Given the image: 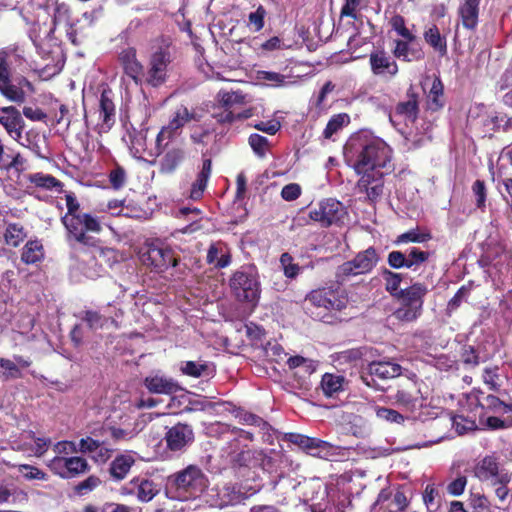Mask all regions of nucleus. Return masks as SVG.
Segmentation results:
<instances>
[{
	"instance_id": "1",
	"label": "nucleus",
	"mask_w": 512,
	"mask_h": 512,
	"mask_svg": "<svg viewBox=\"0 0 512 512\" xmlns=\"http://www.w3.org/2000/svg\"><path fill=\"white\" fill-rule=\"evenodd\" d=\"M344 158L355 172L392 170V149L382 139L365 131L353 134L344 146Z\"/></svg>"
},
{
	"instance_id": "2",
	"label": "nucleus",
	"mask_w": 512,
	"mask_h": 512,
	"mask_svg": "<svg viewBox=\"0 0 512 512\" xmlns=\"http://www.w3.org/2000/svg\"><path fill=\"white\" fill-rule=\"evenodd\" d=\"M67 213L61 222L67 230L69 240H74L85 246H95V240L87 232L100 233L102 226L97 217L89 213H80V205L73 193L65 196Z\"/></svg>"
},
{
	"instance_id": "3",
	"label": "nucleus",
	"mask_w": 512,
	"mask_h": 512,
	"mask_svg": "<svg viewBox=\"0 0 512 512\" xmlns=\"http://www.w3.org/2000/svg\"><path fill=\"white\" fill-rule=\"evenodd\" d=\"M177 48L169 36H158L151 40L147 62L148 86L158 88L169 78V66L176 58Z\"/></svg>"
},
{
	"instance_id": "4",
	"label": "nucleus",
	"mask_w": 512,
	"mask_h": 512,
	"mask_svg": "<svg viewBox=\"0 0 512 512\" xmlns=\"http://www.w3.org/2000/svg\"><path fill=\"white\" fill-rule=\"evenodd\" d=\"M341 283L318 287L311 290L305 297V301L315 308H322L328 314H335L347 308L349 296Z\"/></svg>"
},
{
	"instance_id": "5",
	"label": "nucleus",
	"mask_w": 512,
	"mask_h": 512,
	"mask_svg": "<svg viewBox=\"0 0 512 512\" xmlns=\"http://www.w3.org/2000/svg\"><path fill=\"white\" fill-rule=\"evenodd\" d=\"M427 293L428 288L422 282H415L402 289L395 297L400 302V306L394 311L393 316L401 322H412L418 319L422 314Z\"/></svg>"
},
{
	"instance_id": "6",
	"label": "nucleus",
	"mask_w": 512,
	"mask_h": 512,
	"mask_svg": "<svg viewBox=\"0 0 512 512\" xmlns=\"http://www.w3.org/2000/svg\"><path fill=\"white\" fill-rule=\"evenodd\" d=\"M229 287L235 299L242 303L256 305L261 294L258 275L253 269L241 267L229 279Z\"/></svg>"
},
{
	"instance_id": "7",
	"label": "nucleus",
	"mask_w": 512,
	"mask_h": 512,
	"mask_svg": "<svg viewBox=\"0 0 512 512\" xmlns=\"http://www.w3.org/2000/svg\"><path fill=\"white\" fill-rule=\"evenodd\" d=\"M140 260L151 271L163 273L170 267H176L180 258L169 245L156 240L145 244L140 252Z\"/></svg>"
},
{
	"instance_id": "8",
	"label": "nucleus",
	"mask_w": 512,
	"mask_h": 512,
	"mask_svg": "<svg viewBox=\"0 0 512 512\" xmlns=\"http://www.w3.org/2000/svg\"><path fill=\"white\" fill-rule=\"evenodd\" d=\"M380 261V255L373 246L358 252L353 259L337 267L335 278L338 283H344L351 277L371 273Z\"/></svg>"
},
{
	"instance_id": "9",
	"label": "nucleus",
	"mask_w": 512,
	"mask_h": 512,
	"mask_svg": "<svg viewBox=\"0 0 512 512\" xmlns=\"http://www.w3.org/2000/svg\"><path fill=\"white\" fill-rule=\"evenodd\" d=\"M392 393L391 398L395 403L407 410L415 411L423 406V397L417 381L413 378H399L393 385L388 387Z\"/></svg>"
},
{
	"instance_id": "10",
	"label": "nucleus",
	"mask_w": 512,
	"mask_h": 512,
	"mask_svg": "<svg viewBox=\"0 0 512 512\" xmlns=\"http://www.w3.org/2000/svg\"><path fill=\"white\" fill-rule=\"evenodd\" d=\"M169 482L177 492L192 497L202 493L207 486L206 476L195 465H189L185 469L171 475Z\"/></svg>"
},
{
	"instance_id": "11",
	"label": "nucleus",
	"mask_w": 512,
	"mask_h": 512,
	"mask_svg": "<svg viewBox=\"0 0 512 512\" xmlns=\"http://www.w3.org/2000/svg\"><path fill=\"white\" fill-rule=\"evenodd\" d=\"M255 493L252 488H245L237 483H227L223 486H216L209 493L210 504L217 508H226L243 504Z\"/></svg>"
},
{
	"instance_id": "12",
	"label": "nucleus",
	"mask_w": 512,
	"mask_h": 512,
	"mask_svg": "<svg viewBox=\"0 0 512 512\" xmlns=\"http://www.w3.org/2000/svg\"><path fill=\"white\" fill-rule=\"evenodd\" d=\"M392 170H369L355 172L359 179L356 183V190L359 194L365 195V200L370 204H375L384 193L385 175Z\"/></svg>"
},
{
	"instance_id": "13",
	"label": "nucleus",
	"mask_w": 512,
	"mask_h": 512,
	"mask_svg": "<svg viewBox=\"0 0 512 512\" xmlns=\"http://www.w3.org/2000/svg\"><path fill=\"white\" fill-rule=\"evenodd\" d=\"M347 216L345 206L334 198H326L318 203L317 206L310 208L309 217L318 222L321 227H330L333 224L342 223Z\"/></svg>"
},
{
	"instance_id": "14",
	"label": "nucleus",
	"mask_w": 512,
	"mask_h": 512,
	"mask_svg": "<svg viewBox=\"0 0 512 512\" xmlns=\"http://www.w3.org/2000/svg\"><path fill=\"white\" fill-rule=\"evenodd\" d=\"M433 254L434 252L422 250L419 247H410L406 252L393 250L388 253L387 263L392 269L399 270L406 268L416 271L424 265Z\"/></svg>"
},
{
	"instance_id": "15",
	"label": "nucleus",
	"mask_w": 512,
	"mask_h": 512,
	"mask_svg": "<svg viewBox=\"0 0 512 512\" xmlns=\"http://www.w3.org/2000/svg\"><path fill=\"white\" fill-rule=\"evenodd\" d=\"M123 76L130 79L136 86H148L147 70L138 59L137 50L134 47L122 49L117 56Z\"/></svg>"
},
{
	"instance_id": "16",
	"label": "nucleus",
	"mask_w": 512,
	"mask_h": 512,
	"mask_svg": "<svg viewBox=\"0 0 512 512\" xmlns=\"http://www.w3.org/2000/svg\"><path fill=\"white\" fill-rule=\"evenodd\" d=\"M192 120H197L194 113L190 112L186 106L178 107L172 119L157 134L156 149L158 154L164 152L169 142L176 136L178 130Z\"/></svg>"
},
{
	"instance_id": "17",
	"label": "nucleus",
	"mask_w": 512,
	"mask_h": 512,
	"mask_svg": "<svg viewBox=\"0 0 512 512\" xmlns=\"http://www.w3.org/2000/svg\"><path fill=\"white\" fill-rule=\"evenodd\" d=\"M510 473L499 461V458L494 455H486L479 460L473 468L474 476L482 483L488 485L493 484L498 480L505 482Z\"/></svg>"
},
{
	"instance_id": "18",
	"label": "nucleus",
	"mask_w": 512,
	"mask_h": 512,
	"mask_svg": "<svg viewBox=\"0 0 512 512\" xmlns=\"http://www.w3.org/2000/svg\"><path fill=\"white\" fill-rule=\"evenodd\" d=\"M216 100L218 108L222 110L214 112L212 116L219 124L234 123V108L236 106L244 105L247 102L246 95L240 90H220L216 95Z\"/></svg>"
},
{
	"instance_id": "19",
	"label": "nucleus",
	"mask_w": 512,
	"mask_h": 512,
	"mask_svg": "<svg viewBox=\"0 0 512 512\" xmlns=\"http://www.w3.org/2000/svg\"><path fill=\"white\" fill-rule=\"evenodd\" d=\"M50 471L61 478H75L90 470L87 460L80 456H55L48 463Z\"/></svg>"
},
{
	"instance_id": "20",
	"label": "nucleus",
	"mask_w": 512,
	"mask_h": 512,
	"mask_svg": "<svg viewBox=\"0 0 512 512\" xmlns=\"http://www.w3.org/2000/svg\"><path fill=\"white\" fill-rule=\"evenodd\" d=\"M409 505V501L400 486L382 489L375 502L370 507V512L377 508L382 512H402Z\"/></svg>"
},
{
	"instance_id": "21",
	"label": "nucleus",
	"mask_w": 512,
	"mask_h": 512,
	"mask_svg": "<svg viewBox=\"0 0 512 512\" xmlns=\"http://www.w3.org/2000/svg\"><path fill=\"white\" fill-rule=\"evenodd\" d=\"M228 449L229 463L233 469L250 468L259 461V458L256 457V452L250 449H240L238 438H233L228 442ZM258 456L263 467L271 463L272 459L270 457L263 456L262 454H258Z\"/></svg>"
},
{
	"instance_id": "22",
	"label": "nucleus",
	"mask_w": 512,
	"mask_h": 512,
	"mask_svg": "<svg viewBox=\"0 0 512 512\" xmlns=\"http://www.w3.org/2000/svg\"><path fill=\"white\" fill-rule=\"evenodd\" d=\"M420 95L411 84L404 100L399 101L394 107V116L403 121L406 125L416 123L420 112Z\"/></svg>"
},
{
	"instance_id": "23",
	"label": "nucleus",
	"mask_w": 512,
	"mask_h": 512,
	"mask_svg": "<svg viewBox=\"0 0 512 512\" xmlns=\"http://www.w3.org/2000/svg\"><path fill=\"white\" fill-rule=\"evenodd\" d=\"M164 440L168 450L180 452L194 442V431L191 425L178 422L168 428Z\"/></svg>"
},
{
	"instance_id": "24",
	"label": "nucleus",
	"mask_w": 512,
	"mask_h": 512,
	"mask_svg": "<svg viewBox=\"0 0 512 512\" xmlns=\"http://www.w3.org/2000/svg\"><path fill=\"white\" fill-rule=\"evenodd\" d=\"M128 485L129 488H122V494H135L137 499L143 503L151 501L160 492V486L147 477H134Z\"/></svg>"
},
{
	"instance_id": "25",
	"label": "nucleus",
	"mask_w": 512,
	"mask_h": 512,
	"mask_svg": "<svg viewBox=\"0 0 512 512\" xmlns=\"http://www.w3.org/2000/svg\"><path fill=\"white\" fill-rule=\"evenodd\" d=\"M0 125L15 141L22 138L25 122L21 112L15 106L0 107Z\"/></svg>"
},
{
	"instance_id": "26",
	"label": "nucleus",
	"mask_w": 512,
	"mask_h": 512,
	"mask_svg": "<svg viewBox=\"0 0 512 512\" xmlns=\"http://www.w3.org/2000/svg\"><path fill=\"white\" fill-rule=\"evenodd\" d=\"M371 71L376 76L393 78L397 75L399 68L394 59L384 50H376L369 55Z\"/></svg>"
},
{
	"instance_id": "27",
	"label": "nucleus",
	"mask_w": 512,
	"mask_h": 512,
	"mask_svg": "<svg viewBox=\"0 0 512 512\" xmlns=\"http://www.w3.org/2000/svg\"><path fill=\"white\" fill-rule=\"evenodd\" d=\"M116 108L113 101V92L105 88L101 92L98 105V119L103 130L108 131L115 124Z\"/></svg>"
},
{
	"instance_id": "28",
	"label": "nucleus",
	"mask_w": 512,
	"mask_h": 512,
	"mask_svg": "<svg viewBox=\"0 0 512 512\" xmlns=\"http://www.w3.org/2000/svg\"><path fill=\"white\" fill-rule=\"evenodd\" d=\"M481 0H460L458 16L462 25L468 30H475L479 22Z\"/></svg>"
},
{
	"instance_id": "29",
	"label": "nucleus",
	"mask_w": 512,
	"mask_h": 512,
	"mask_svg": "<svg viewBox=\"0 0 512 512\" xmlns=\"http://www.w3.org/2000/svg\"><path fill=\"white\" fill-rule=\"evenodd\" d=\"M212 172V160L210 158H205V154H203L202 167L198 172L196 179L191 185L189 198L197 201L200 200L204 192L207 188V184Z\"/></svg>"
},
{
	"instance_id": "30",
	"label": "nucleus",
	"mask_w": 512,
	"mask_h": 512,
	"mask_svg": "<svg viewBox=\"0 0 512 512\" xmlns=\"http://www.w3.org/2000/svg\"><path fill=\"white\" fill-rule=\"evenodd\" d=\"M143 383L147 390L153 394L172 395L180 390V386L172 378L159 375L147 376Z\"/></svg>"
},
{
	"instance_id": "31",
	"label": "nucleus",
	"mask_w": 512,
	"mask_h": 512,
	"mask_svg": "<svg viewBox=\"0 0 512 512\" xmlns=\"http://www.w3.org/2000/svg\"><path fill=\"white\" fill-rule=\"evenodd\" d=\"M22 85L32 88L31 82L23 77L18 85L12 83L11 77L0 81V94L9 101L15 103H23L26 99V94L22 89Z\"/></svg>"
},
{
	"instance_id": "32",
	"label": "nucleus",
	"mask_w": 512,
	"mask_h": 512,
	"mask_svg": "<svg viewBox=\"0 0 512 512\" xmlns=\"http://www.w3.org/2000/svg\"><path fill=\"white\" fill-rule=\"evenodd\" d=\"M370 376H375L381 380L398 378L402 374V367L394 362L373 361L368 365Z\"/></svg>"
},
{
	"instance_id": "33",
	"label": "nucleus",
	"mask_w": 512,
	"mask_h": 512,
	"mask_svg": "<svg viewBox=\"0 0 512 512\" xmlns=\"http://www.w3.org/2000/svg\"><path fill=\"white\" fill-rule=\"evenodd\" d=\"M25 159L20 152L13 148L6 147L0 139V170L16 171L23 170Z\"/></svg>"
},
{
	"instance_id": "34",
	"label": "nucleus",
	"mask_w": 512,
	"mask_h": 512,
	"mask_svg": "<svg viewBox=\"0 0 512 512\" xmlns=\"http://www.w3.org/2000/svg\"><path fill=\"white\" fill-rule=\"evenodd\" d=\"M186 151L182 147H172L168 149L160 162V170L163 173L175 172L185 161Z\"/></svg>"
},
{
	"instance_id": "35",
	"label": "nucleus",
	"mask_w": 512,
	"mask_h": 512,
	"mask_svg": "<svg viewBox=\"0 0 512 512\" xmlns=\"http://www.w3.org/2000/svg\"><path fill=\"white\" fill-rule=\"evenodd\" d=\"M135 459L129 454L117 455L109 465V474L114 481H121L126 478Z\"/></svg>"
},
{
	"instance_id": "36",
	"label": "nucleus",
	"mask_w": 512,
	"mask_h": 512,
	"mask_svg": "<svg viewBox=\"0 0 512 512\" xmlns=\"http://www.w3.org/2000/svg\"><path fill=\"white\" fill-rule=\"evenodd\" d=\"M284 440L292 444L298 445L300 448L312 451L314 449L326 450L330 444L318 438L308 437L299 433H286Z\"/></svg>"
},
{
	"instance_id": "37",
	"label": "nucleus",
	"mask_w": 512,
	"mask_h": 512,
	"mask_svg": "<svg viewBox=\"0 0 512 512\" xmlns=\"http://www.w3.org/2000/svg\"><path fill=\"white\" fill-rule=\"evenodd\" d=\"M423 37L425 42L431 46L433 50L439 54L440 57L447 55V40L445 36L441 35L437 25L433 24L432 26L425 29Z\"/></svg>"
},
{
	"instance_id": "38",
	"label": "nucleus",
	"mask_w": 512,
	"mask_h": 512,
	"mask_svg": "<svg viewBox=\"0 0 512 512\" xmlns=\"http://www.w3.org/2000/svg\"><path fill=\"white\" fill-rule=\"evenodd\" d=\"M444 85L439 77H435L427 95V109L433 112L444 107Z\"/></svg>"
},
{
	"instance_id": "39",
	"label": "nucleus",
	"mask_w": 512,
	"mask_h": 512,
	"mask_svg": "<svg viewBox=\"0 0 512 512\" xmlns=\"http://www.w3.org/2000/svg\"><path fill=\"white\" fill-rule=\"evenodd\" d=\"M412 41H408L406 39L403 40H396L395 41V48L393 50V55L398 58L402 59L404 61L410 62V61H418L424 58V53L422 49L418 48H412L410 47V43Z\"/></svg>"
},
{
	"instance_id": "40",
	"label": "nucleus",
	"mask_w": 512,
	"mask_h": 512,
	"mask_svg": "<svg viewBox=\"0 0 512 512\" xmlns=\"http://www.w3.org/2000/svg\"><path fill=\"white\" fill-rule=\"evenodd\" d=\"M44 259V248L40 240H29L21 252V260L27 265L36 264Z\"/></svg>"
},
{
	"instance_id": "41",
	"label": "nucleus",
	"mask_w": 512,
	"mask_h": 512,
	"mask_svg": "<svg viewBox=\"0 0 512 512\" xmlns=\"http://www.w3.org/2000/svg\"><path fill=\"white\" fill-rule=\"evenodd\" d=\"M3 237L6 245L17 248L27 237V232L20 223H8Z\"/></svg>"
},
{
	"instance_id": "42",
	"label": "nucleus",
	"mask_w": 512,
	"mask_h": 512,
	"mask_svg": "<svg viewBox=\"0 0 512 512\" xmlns=\"http://www.w3.org/2000/svg\"><path fill=\"white\" fill-rule=\"evenodd\" d=\"M381 275L385 281V290L392 297H397L399 295V292L402 291V289H400V285L401 282L403 281V274L394 272L387 268H383L381 271Z\"/></svg>"
},
{
	"instance_id": "43",
	"label": "nucleus",
	"mask_w": 512,
	"mask_h": 512,
	"mask_svg": "<svg viewBox=\"0 0 512 512\" xmlns=\"http://www.w3.org/2000/svg\"><path fill=\"white\" fill-rule=\"evenodd\" d=\"M431 239V232L420 231V229L417 227L398 235L394 243L397 245L404 243H425Z\"/></svg>"
},
{
	"instance_id": "44",
	"label": "nucleus",
	"mask_w": 512,
	"mask_h": 512,
	"mask_svg": "<svg viewBox=\"0 0 512 512\" xmlns=\"http://www.w3.org/2000/svg\"><path fill=\"white\" fill-rule=\"evenodd\" d=\"M29 181L34 184L36 187L44 188L47 190L52 189H62L63 183L58 180L56 177L50 174H44L42 172H37L31 174L29 176Z\"/></svg>"
},
{
	"instance_id": "45",
	"label": "nucleus",
	"mask_w": 512,
	"mask_h": 512,
	"mask_svg": "<svg viewBox=\"0 0 512 512\" xmlns=\"http://www.w3.org/2000/svg\"><path fill=\"white\" fill-rule=\"evenodd\" d=\"M344 377L331 373L322 376L321 387L324 395L331 397L343 389Z\"/></svg>"
},
{
	"instance_id": "46",
	"label": "nucleus",
	"mask_w": 512,
	"mask_h": 512,
	"mask_svg": "<svg viewBox=\"0 0 512 512\" xmlns=\"http://www.w3.org/2000/svg\"><path fill=\"white\" fill-rule=\"evenodd\" d=\"M350 123V117L347 113H339L333 115L326 127L323 130V137L325 139H330L334 134L340 131L344 126Z\"/></svg>"
},
{
	"instance_id": "47",
	"label": "nucleus",
	"mask_w": 512,
	"mask_h": 512,
	"mask_svg": "<svg viewBox=\"0 0 512 512\" xmlns=\"http://www.w3.org/2000/svg\"><path fill=\"white\" fill-rule=\"evenodd\" d=\"M471 192L475 198L476 208L484 212L488 198V187L486 182L482 179L475 180L471 185Z\"/></svg>"
},
{
	"instance_id": "48",
	"label": "nucleus",
	"mask_w": 512,
	"mask_h": 512,
	"mask_svg": "<svg viewBox=\"0 0 512 512\" xmlns=\"http://www.w3.org/2000/svg\"><path fill=\"white\" fill-rule=\"evenodd\" d=\"M478 405L482 409L481 413H484V415H486L489 412H502L504 402L500 400L497 396H494L492 394L484 395L482 393V396L478 397Z\"/></svg>"
},
{
	"instance_id": "49",
	"label": "nucleus",
	"mask_w": 512,
	"mask_h": 512,
	"mask_svg": "<svg viewBox=\"0 0 512 512\" xmlns=\"http://www.w3.org/2000/svg\"><path fill=\"white\" fill-rule=\"evenodd\" d=\"M108 180L110 186L118 191L125 187L127 183V171L126 169L116 163L108 172Z\"/></svg>"
},
{
	"instance_id": "50",
	"label": "nucleus",
	"mask_w": 512,
	"mask_h": 512,
	"mask_svg": "<svg viewBox=\"0 0 512 512\" xmlns=\"http://www.w3.org/2000/svg\"><path fill=\"white\" fill-rule=\"evenodd\" d=\"M236 418L238 419L239 423L243 425L257 426L260 427L265 432H268L270 429V425L268 422H266L260 416L248 411H238L236 413Z\"/></svg>"
},
{
	"instance_id": "51",
	"label": "nucleus",
	"mask_w": 512,
	"mask_h": 512,
	"mask_svg": "<svg viewBox=\"0 0 512 512\" xmlns=\"http://www.w3.org/2000/svg\"><path fill=\"white\" fill-rule=\"evenodd\" d=\"M181 371L188 376L198 378L201 376H209L211 374L210 368L206 363H199L195 361H186L181 367Z\"/></svg>"
},
{
	"instance_id": "52",
	"label": "nucleus",
	"mask_w": 512,
	"mask_h": 512,
	"mask_svg": "<svg viewBox=\"0 0 512 512\" xmlns=\"http://www.w3.org/2000/svg\"><path fill=\"white\" fill-rule=\"evenodd\" d=\"M0 378L19 379L22 378V372L14 361L0 357Z\"/></svg>"
},
{
	"instance_id": "53",
	"label": "nucleus",
	"mask_w": 512,
	"mask_h": 512,
	"mask_svg": "<svg viewBox=\"0 0 512 512\" xmlns=\"http://www.w3.org/2000/svg\"><path fill=\"white\" fill-rule=\"evenodd\" d=\"M391 28L403 39L408 41H414L416 36L406 27L405 19L400 14H395L391 17L390 21Z\"/></svg>"
},
{
	"instance_id": "54",
	"label": "nucleus",
	"mask_w": 512,
	"mask_h": 512,
	"mask_svg": "<svg viewBox=\"0 0 512 512\" xmlns=\"http://www.w3.org/2000/svg\"><path fill=\"white\" fill-rule=\"evenodd\" d=\"M101 479L96 475H90L85 480L74 486L73 491L78 496H84L101 485Z\"/></svg>"
},
{
	"instance_id": "55",
	"label": "nucleus",
	"mask_w": 512,
	"mask_h": 512,
	"mask_svg": "<svg viewBox=\"0 0 512 512\" xmlns=\"http://www.w3.org/2000/svg\"><path fill=\"white\" fill-rule=\"evenodd\" d=\"M375 413L377 418L384 420L388 423L401 424L404 422L405 419L401 413L392 408L376 406Z\"/></svg>"
},
{
	"instance_id": "56",
	"label": "nucleus",
	"mask_w": 512,
	"mask_h": 512,
	"mask_svg": "<svg viewBox=\"0 0 512 512\" xmlns=\"http://www.w3.org/2000/svg\"><path fill=\"white\" fill-rule=\"evenodd\" d=\"M249 145L256 155L264 157L268 147V139L260 134L253 133L248 139Z\"/></svg>"
},
{
	"instance_id": "57",
	"label": "nucleus",
	"mask_w": 512,
	"mask_h": 512,
	"mask_svg": "<svg viewBox=\"0 0 512 512\" xmlns=\"http://www.w3.org/2000/svg\"><path fill=\"white\" fill-rule=\"evenodd\" d=\"M334 89L335 84H333L332 81H327L320 89L319 94L317 95L314 102L315 109L319 114L327 110V106L325 104L326 97L329 93L334 91Z\"/></svg>"
},
{
	"instance_id": "58",
	"label": "nucleus",
	"mask_w": 512,
	"mask_h": 512,
	"mask_svg": "<svg viewBox=\"0 0 512 512\" xmlns=\"http://www.w3.org/2000/svg\"><path fill=\"white\" fill-rule=\"evenodd\" d=\"M280 263L286 277L295 278L299 274L300 267L298 264L293 263V257L289 253H283L281 255Z\"/></svg>"
},
{
	"instance_id": "59",
	"label": "nucleus",
	"mask_w": 512,
	"mask_h": 512,
	"mask_svg": "<svg viewBox=\"0 0 512 512\" xmlns=\"http://www.w3.org/2000/svg\"><path fill=\"white\" fill-rule=\"evenodd\" d=\"M19 471L23 474L24 478L27 480H41V481H47L48 475L42 471L41 469L29 465V464H23L19 466Z\"/></svg>"
},
{
	"instance_id": "60",
	"label": "nucleus",
	"mask_w": 512,
	"mask_h": 512,
	"mask_svg": "<svg viewBox=\"0 0 512 512\" xmlns=\"http://www.w3.org/2000/svg\"><path fill=\"white\" fill-rule=\"evenodd\" d=\"M266 9L259 5L254 12H251L248 16L249 24L252 26L255 32H259L264 27V19L266 17Z\"/></svg>"
},
{
	"instance_id": "61",
	"label": "nucleus",
	"mask_w": 512,
	"mask_h": 512,
	"mask_svg": "<svg viewBox=\"0 0 512 512\" xmlns=\"http://www.w3.org/2000/svg\"><path fill=\"white\" fill-rule=\"evenodd\" d=\"M11 52L7 48L0 49V81L11 77Z\"/></svg>"
},
{
	"instance_id": "62",
	"label": "nucleus",
	"mask_w": 512,
	"mask_h": 512,
	"mask_svg": "<svg viewBox=\"0 0 512 512\" xmlns=\"http://www.w3.org/2000/svg\"><path fill=\"white\" fill-rule=\"evenodd\" d=\"M472 512H493L489 499L482 494L472 495L470 499Z\"/></svg>"
},
{
	"instance_id": "63",
	"label": "nucleus",
	"mask_w": 512,
	"mask_h": 512,
	"mask_svg": "<svg viewBox=\"0 0 512 512\" xmlns=\"http://www.w3.org/2000/svg\"><path fill=\"white\" fill-rule=\"evenodd\" d=\"M83 320L91 329L101 328L105 322L104 317L99 312L92 310L84 312Z\"/></svg>"
},
{
	"instance_id": "64",
	"label": "nucleus",
	"mask_w": 512,
	"mask_h": 512,
	"mask_svg": "<svg viewBox=\"0 0 512 512\" xmlns=\"http://www.w3.org/2000/svg\"><path fill=\"white\" fill-rule=\"evenodd\" d=\"M467 485V477L459 475L456 479L451 481L447 486V492L452 496H460L463 494Z\"/></svg>"
}]
</instances>
